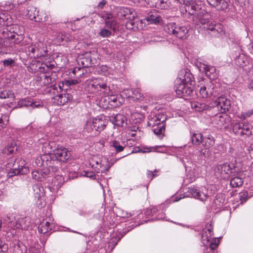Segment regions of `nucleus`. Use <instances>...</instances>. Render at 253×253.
<instances>
[{
	"label": "nucleus",
	"mask_w": 253,
	"mask_h": 253,
	"mask_svg": "<svg viewBox=\"0 0 253 253\" xmlns=\"http://www.w3.org/2000/svg\"><path fill=\"white\" fill-rule=\"evenodd\" d=\"M194 107L196 109V110L197 111H202L203 110L208 109L210 107V106L206 104L205 103L197 102L194 105Z\"/></svg>",
	"instance_id": "nucleus-50"
},
{
	"label": "nucleus",
	"mask_w": 253,
	"mask_h": 253,
	"mask_svg": "<svg viewBox=\"0 0 253 253\" xmlns=\"http://www.w3.org/2000/svg\"><path fill=\"white\" fill-rule=\"evenodd\" d=\"M19 5L18 1L16 0H9L5 1L2 6L6 10H10L15 7H17Z\"/></svg>",
	"instance_id": "nucleus-38"
},
{
	"label": "nucleus",
	"mask_w": 253,
	"mask_h": 253,
	"mask_svg": "<svg viewBox=\"0 0 253 253\" xmlns=\"http://www.w3.org/2000/svg\"><path fill=\"white\" fill-rule=\"evenodd\" d=\"M15 149V146L12 144L8 145L3 150V153L9 155L12 153Z\"/></svg>",
	"instance_id": "nucleus-52"
},
{
	"label": "nucleus",
	"mask_w": 253,
	"mask_h": 253,
	"mask_svg": "<svg viewBox=\"0 0 253 253\" xmlns=\"http://www.w3.org/2000/svg\"><path fill=\"white\" fill-rule=\"evenodd\" d=\"M233 177L230 180V185L232 187H238L241 186L243 183V180L240 177L238 176Z\"/></svg>",
	"instance_id": "nucleus-39"
},
{
	"label": "nucleus",
	"mask_w": 253,
	"mask_h": 253,
	"mask_svg": "<svg viewBox=\"0 0 253 253\" xmlns=\"http://www.w3.org/2000/svg\"><path fill=\"white\" fill-rule=\"evenodd\" d=\"M201 242L204 246L209 247L211 250H215L219 244V240L217 238L211 239L203 235L201 237Z\"/></svg>",
	"instance_id": "nucleus-18"
},
{
	"label": "nucleus",
	"mask_w": 253,
	"mask_h": 253,
	"mask_svg": "<svg viewBox=\"0 0 253 253\" xmlns=\"http://www.w3.org/2000/svg\"><path fill=\"white\" fill-rule=\"evenodd\" d=\"M235 63L237 65L240 67L246 66L249 63L247 57L243 54H240L239 56L235 59Z\"/></svg>",
	"instance_id": "nucleus-31"
},
{
	"label": "nucleus",
	"mask_w": 253,
	"mask_h": 253,
	"mask_svg": "<svg viewBox=\"0 0 253 253\" xmlns=\"http://www.w3.org/2000/svg\"><path fill=\"white\" fill-rule=\"evenodd\" d=\"M82 62L84 67H75L72 71L73 74L75 75L78 78H80L83 75L84 70V67L88 66V65H84L83 61H82Z\"/></svg>",
	"instance_id": "nucleus-40"
},
{
	"label": "nucleus",
	"mask_w": 253,
	"mask_h": 253,
	"mask_svg": "<svg viewBox=\"0 0 253 253\" xmlns=\"http://www.w3.org/2000/svg\"><path fill=\"white\" fill-rule=\"evenodd\" d=\"M130 91L131 95H129V97L132 98L133 100L142 99V95L139 89H131Z\"/></svg>",
	"instance_id": "nucleus-42"
},
{
	"label": "nucleus",
	"mask_w": 253,
	"mask_h": 253,
	"mask_svg": "<svg viewBox=\"0 0 253 253\" xmlns=\"http://www.w3.org/2000/svg\"><path fill=\"white\" fill-rule=\"evenodd\" d=\"M59 89H60L59 88ZM61 90H58L57 87H56L55 85H51L50 86V89L49 90V91H50V93L51 94L52 96H54L60 95V94H61L60 93Z\"/></svg>",
	"instance_id": "nucleus-54"
},
{
	"label": "nucleus",
	"mask_w": 253,
	"mask_h": 253,
	"mask_svg": "<svg viewBox=\"0 0 253 253\" xmlns=\"http://www.w3.org/2000/svg\"><path fill=\"white\" fill-rule=\"evenodd\" d=\"M195 28L199 32H207L213 37H219L224 33L223 26L219 23H215L209 20V15L206 12L203 16L199 15L197 21Z\"/></svg>",
	"instance_id": "nucleus-1"
},
{
	"label": "nucleus",
	"mask_w": 253,
	"mask_h": 253,
	"mask_svg": "<svg viewBox=\"0 0 253 253\" xmlns=\"http://www.w3.org/2000/svg\"><path fill=\"white\" fill-rule=\"evenodd\" d=\"M52 155L60 162H66L71 156L70 153L65 147L58 145L52 151Z\"/></svg>",
	"instance_id": "nucleus-11"
},
{
	"label": "nucleus",
	"mask_w": 253,
	"mask_h": 253,
	"mask_svg": "<svg viewBox=\"0 0 253 253\" xmlns=\"http://www.w3.org/2000/svg\"><path fill=\"white\" fill-rule=\"evenodd\" d=\"M203 138L202 134L198 132H194L191 135L192 142L193 144L196 145H198L202 143Z\"/></svg>",
	"instance_id": "nucleus-33"
},
{
	"label": "nucleus",
	"mask_w": 253,
	"mask_h": 253,
	"mask_svg": "<svg viewBox=\"0 0 253 253\" xmlns=\"http://www.w3.org/2000/svg\"><path fill=\"white\" fill-rule=\"evenodd\" d=\"M111 146L113 148L114 150L117 153L121 152L124 149V146L121 145L120 142L116 140H114L111 142Z\"/></svg>",
	"instance_id": "nucleus-41"
},
{
	"label": "nucleus",
	"mask_w": 253,
	"mask_h": 253,
	"mask_svg": "<svg viewBox=\"0 0 253 253\" xmlns=\"http://www.w3.org/2000/svg\"><path fill=\"white\" fill-rule=\"evenodd\" d=\"M178 84L176 86L175 91L176 94L180 97L190 95L193 91V81L192 75L189 73H186L184 78H180L176 80Z\"/></svg>",
	"instance_id": "nucleus-2"
},
{
	"label": "nucleus",
	"mask_w": 253,
	"mask_h": 253,
	"mask_svg": "<svg viewBox=\"0 0 253 253\" xmlns=\"http://www.w3.org/2000/svg\"><path fill=\"white\" fill-rule=\"evenodd\" d=\"M42 150L44 154L52 155V152L51 150V146L48 142H45L43 144Z\"/></svg>",
	"instance_id": "nucleus-49"
},
{
	"label": "nucleus",
	"mask_w": 253,
	"mask_h": 253,
	"mask_svg": "<svg viewBox=\"0 0 253 253\" xmlns=\"http://www.w3.org/2000/svg\"><path fill=\"white\" fill-rule=\"evenodd\" d=\"M105 23L108 28L113 30L115 29L116 22L113 20H106Z\"/></svg>",
	"instance_id": "nucleus-61"
},
{
	"label": "nucleus",
	"mask_w": 253,
	"mask_h": 253,
	"mask_svg": "<svg viewBox=\"0 0 253 253\" xmlns=\"http://www.w3.org/2000/svg\"><path fill=\"white\" fill-rule=\"evenodd\" d=\"M161 146H156L154 147H143L139 151L142 153H149L151 152H157L159 153H164V151L160 150Z\"/></svg>",
	"instance_id": "nucleus-30"
},
{
	"label": "nucleus",
	"mask_w": 253,
	"mask_h": 253,
	"mask_svg": "<svg viewBox=\"0 0 253 253\" xmlns=\"http://www.w3.org/2000/svg\"><path fill=\"white\" fill-rule=\"evenodd\" d=\"M2 63L5 66H10L14 63V60L11 58H9L3 60Z\"/></svg>",
	"instance_id": "nucleus-62"
},
{
	"label": "nucleus",
	"mask_w": 253,
	"mask_h": 253,
	"mask_svg": "<svg viewBox=\"0 0 253 253\" xmlns=\"http://www.w3.org/2000/svg\"><path fill=\"white\" fill-rule=\"evenodd\" d=\"M27 13L28 18L36 22H41L42 21V18L39 15V11H37L36 8L34 6H30L28 7Z\"/></svg>",
	"instance_id": "nucleus-23"
},
{
	"label": "nucleus",
	"mask_w": 253,
	"mask_h": 253,
	"mask_svg": "<svg viewBox=\"0 0 253 253\" xmlns=\"http://www.w3.org/2000/svg\"><path fill=\"white\" fill-rule=\"evenodd\" d=\"M35 200H37V205L39 208H42L45 206L46 203L43 196H36Z\"/></svg>",
	"instance_id": "nucleus-47"
},
{
	"label": "nucleus",
	"mask_w": 253,
	"mask_h": 253,
	"mask_svg": "<svg viewBox=\"0 0 253 253\" xmlns=\"http://www.w3.org/2000/svg\"><path fill=\"white\" fill-rule=\"evenodd\" d=\"M208 4L218 10H225L228 7V3L225 0H207Z\"/></svg>",
	"instance_id": "nucleus-19"
},
{
	"label": "nucleus",
	"mask_w": 253,
	"mask_h": 253,
	"mask_svg": "<svg viewBox=\"0 0 253 253\" xmlns=\"http://www.w3.org/2000/svg\"><path fill=\"white\" fill-rule=\"evenodd\" d=\"M102 97L99 99L98 104L100 107L103 109H107L109 108L110 103L108 100V96L105 95H101Z\"/></svg>",
	"instance_id": "nucleus-37"
},
{
	"label": "nucleus",
	"mask_w": 253,
	"mask_h": 253,
	"mask_svg": "<svg viewBox=\"0 0 253 253\" xmlns=\"http://www.w3.org/2000/svg\"><path fill=\"white\" fill-rule=\"evenodd\" d=\"M98 35L101 37L107 38L111 35V32L107 29H102L100 30Z\"/></svg>",
	"instance_id": "nucleus-57"
},
{
	"label": "nucleus",
	"mask_w": 253,
	"mask_h": 253,
	"mask_svg": "<svg viewBox=\"0 0 253 253\" xmlns=\"http://www.w3.org/2000/svg\"><path fill=\"white\" fill-rule=\"evenodd\" d=\"M120 16L121 18H124L126 19L132 20L134 19L135 13L134 10L130 8L122 7L120 8L119 11Z\"/></svg>",
	"instance_id": "nucleus-22"
},
{
	"label": "nucleus",
	"mask_w": 253,
	"mask_h": 253,
	"mask_svg": "<svg viewBox=\"0 0 253 253\" xmlns=\"http://www.w3.org/2000/svg\"><path fill=\"white\" fill-rule=\"evenodd\" d=\"M225 202V196L222 194H218L216 195L214 200V208H220Z\"/></svg>",
	"instance_id": "nucleus-36"
},
{
	"label": "nucleus",
	"mask_w": 253,
	"mask_h": 253,
	"mask_svg": "<svg viewBox=\"0 0 253 253\" xmlns=\"http://www.w3.org/2000/svg\"><path fill=\"white\" fill-rule=\"evenodd\" d=\"M57 170V168L49 167L48 169H43L42 172L46 175H49L51 172H55Z\"/></svg>",
	"instance_id": "nucleus-58"
},
{
	"label": "nucleus",
	"mask_w": 253,
	"mask_h": 253,
	"mask_svg": "<svg viewBox=\"0 0 253 253\" xmlns=\"http://www.w3.org/2000/svg\"><path fill=\"white\" fill-rule=\"evenodd\" d=\"M243 125L240 123H236L233 125V130L234 133H239L242 131Z\"/></svg>",
	"instance_id": "nucleus-56"
},
{
	"label": "nucleus",
	"mask_w": 253,
	"mask_h": 253,
	"mask_svg": "<svg viewBox=\"0 0 253 253\" xmlns=\"http://www.w3.org/2000/svg\"><path fill=\"white\" fill-rule=\"evenodd\" d=\"M108 96V100L110 105L111 107H117L122 105L124 102L123 98L120 94H111L110 92Z\"/></svg>",
	"instance_id": "nucleus-21"
},
{
	"label": "nucleus",
	"mask_w": 253,
	"mask_h": 253,
	"mask_svg": "<svg viewBox=\"0 0 253 253\" xmlns=\"http://www.w3.org/2000/svg\"><path fill=\"white\" fill-rule=\"evenodd\" d=\"M97 71L99 74L104 76H107L110 74L109 68L106 65H102L98 67Z\"/></svg>",
	"instance_id": "nucleus-51"
},
{
	"label": "nucleus",
	"mask_w": 253,
	"mask_h": 253,
	"mask_svg": "<svg viewBox=\"0 0 253 253\" xmlns=\"http://www.w3.org/2000/svg\"><path fill=\"white\" fill-rule=\"evenodd\" d=\"M111 121L114 125L121 126L126 123V118L123 115L117 114L112 117Z\"/></svg>",
	"instance_id": "nucleus-27"
},
{
	"label": "nucleus",
	"mask_w": 253,
	"mask_h": 253,
	"mask_svg": "<svg viewBox=\"0 0 253 253\" xmlns=\"http://www.w3.org/2000/svg\"><path fill=\"white\" fill-rule=\"evenodd\" d=\"M91 91L97 95H109L110 89L107 86L106 80L104 78L94 79L90 82Z\"/></svg>",
	"instance_id": "nucleus-8"
},
{
	"label": "nucleus",
	"mask_w": 253,
	"mask_h": 253,
	"mask_svg": "<svg viewBox=\"0 0 253 253\" xmlns=\"http://www.w3.org/2000/svg\"><path fill=\"white\" fill-rule=\"evenodd\" d=\"M184 194V197H193L202 201H205L208 198V195L206 193L200 191L194 186L189 187L187 191H185Z\"/></svg>",
	"instance_id": "nucleus-12"
},
{
	"label": "nucleus",
	"mask_w": 253,
	"mask_h": 253,
	"mask_svg": "<svg viewBox=\"0 0 253 253\" xmlns=\"http://www.w3.org/2000/svg\"><path fill=\"white\" fill-rule=\"evenodd\" d=\"M8 117L5 115H1L0 117V130L3 128L8 122Z\"/></svg>",
	"instance_id": "nucleus-48"
},
{
	"label": "nucleus",
	"mask_w": 253,
	"mask_h": 253,
	"mask_svg": "<svg viewBox=\"0 0 253 253\" xmlns=\"http://www.w3.org/2000/svg\"><path fill=\"white\" fill-rule=\"evenodd\" d=\"M185 5V10L190 15H194L195 12L196 0H183L182 3Z\"/></svg>",
	"instance_id": "nucleus-24"
},
{
	"label": "nucleus",
	"mask_w": 253,
	"mask_h": 253,
	"mask_svg": "<svg viewBox=\"0 0 253 253\" xmlns=\"http://www.w3.org/2000/svg\"><path fill=\"white\" fill-rule=\"evenodd\" d=\"M167 120L166 115L164 114H158L149 119L148 125L149 126L155 127L156 126L164 123Z\"/></svg>",
	"instance_id": "nucleus-17"
},
{
	"label": "nucleus",
	"mask_w": 253,
	"mask_h": 253,
	"mask_svg": "<svg viewBox=\"0 0 253 253\" xmlns=\"http://www.w3.org/2000/svg\"><path fill=\"white\" fill-rule=\"evenodd\" d=\"M40 75L37 77L36 80L40 82L41 85H49L57 79V73L52 71L47 65H42L40 68Z\"/></svg>",
	"instance_id": "nucleus-3"
},
{
	"label": "nucleus",
	"mask_w": 253,
	"mask_h": 253,
	"mask_svg": "<svg viewBox=\"0 0 253 253\" xmlns=\"http://www.w3.org/2000/svg\"><path fill=\"white\" fill-rule=\"evenodd\" d=\"M72 37L68 34H61L59 38V40L63 43L64 42H68L72 40Z\"/></svg>",
	"instance_id": "nucleus-55"
},
{
	"label": "nucleus",
	"mask_w": 253,
	"mask_h": 253,
	"mask_svg": "<svg viewBox=\"0 0 253 253\" xmlns=\"http://www.w3.org/2000/svg\"><path fill=\"white\" fill-rule=\"evenodd\" d=\"M42 106V103L38 101L34 100L31 97H25L20 99L17 103V107H31L32 109Z\"/></svg>",
	"instance_id": "nucleus-14"
},
{
	"label": "nucleus",
	"mask_w": 253,
	"mask_h": 253,
	"mask_svg": "<svg viewBox=\"0 0 253 253\" xmlns=\"http://www.w3.org/2000/svg\"><path fill=\"white\" fill-rule=\"evenodd\" d=\"M199 70L205 72L210 79L216 77V69L213 66H211L205 64H200Z\"/></svg>",
	"instance_id": "nucleus-20"
},
{
	"label": "nucleus",
	"mask_w": 253,
	"mask_h": 253,
	"mask_svg": "<svg viewBox=\"0 0 253 253\" xmlns=\"http://www.w3.org/2000/svg\"><path fill=\"white\" fill-rule=\"evenodd\" d=\"M33 190L35 199L36 196H43V192L41 191V190L38 185H34L33 187Z\"/></svg>",
	"instance_id": "nucleus-59"
},
{
	"label": "nucleus",
	"mask_w": 253,
	"mask_h": 253,
	"mask_svg": "<svg viewBox=\"0 0 253 253\" xmlns=\"http://www.w3.org/2000/svg\"><path fill=\"white\" fill-rule=\"evenodd\" d=\"M9 39L11 42L15 44H19L24 39V36L22 34H18L17 33L11 34L10 36H9Z\"/></svg>",
	"instance_id": "nucleus-35"
},
{
	"label": "nucleus",
	"mask_w": 253,
	"mask_h": 253,
	"mask_svg": "<svg viewBox=\"0 0 253 253\" xmlns=\"http://www.w3.org/2000/svg\"><path fill=\"white\" fill-rule=\"evenodd\" d=\"M14 97V93L11 91L7 90H2L0 91V98H13Z\"/></svg>",
	"instance_id": "nucleus-43"
},
{
	"label": "nucleus",
	"mask_w": 253,
	"mask_h": 253,
	"mask_svg": "<svg viewBox=\"0 0 253 253\" xmlns=\"http://www.w3.org/2000/svg\"><path fill=\"white\" fill-rule=\"evenodd\" d=\"M51 98L53 103L63 105L72 99V96L69 93H63L60 95L51 96Z\"/></svg>",
	"instance_id": "nucleus-16"
},
{
	"label": "nucleus",
	"mask_w": 253,
	"mask_h": 253,
	"mask_svg": "<svg viewBox=\"0 0 253 253\" xmlns=\"http://www.w3.org/2000/svg\"><path fill=\"white\" fill-rule=\"evenodd\" d=\"M6 220L17 229H26L30 223L29 217H21L16 213H9L6 216Z\"/></svg>",
	"instance_id": "nucleus-5"
},
{
	"label": "nucleus",
	"mask_w": 253,
	"mask_h": 253,
	"mask_svg": "<svg viewBox=\"0 0 253 253\" xmlns=\"http://www.w3.org/2000/svg\"><path fill=\"white\" fill-rule=\"evenodd\" d=\"M52 226L50 223L47 221L43 220L38 227L40 233L45 234L51 229Z\"/></svg>",
	"instance_id": "nucleus-29"
},
{
	"label": "nucleus",
	"mask_w": 253,
	"mask_h": 253,
	"mask_svg": "<svg viewBox=\"0 0 253 253\" xmlns=\"http://www.w3.org/2000/svg\"><path fill=\"white\" fill-rule=\"evenodd\" d=\"M165 31L169 35L181 40H185L188 36V30L184 26H180L175 23H170L165 27Z\"/></svg>",
	"instance_id": "nucleus-4"
},
{
	"label": "nucleus",
	"mask_w": 253,
	"mask_h": 253,
	"mask_svg": "<svg viewBox=\"0 0 253 253\" xmlns=\"http://www.w3.org/2000/svg\"><path fill=\"white\" fill-rule=\"evenodd\" d=\"M248 194L246 192H242L239 194L238 197L241 201V204L246 202L248 199Z\"/></svg>",
	"instance_id": "nucleus-60"
},
{
	"label": "nucleus",
	"mask_w": 253,
	"mask_h": 253,
	"mask_svg": "<svg viewBox=\"0 0 253 253\" xmlns=\"http://www.w3.org/2000/svg\"><path fill=\"white\" fill-rule=\"evenodd\" d=\"M213 234V233L212 229H211V228H209L207 227L204 230L202 235L209 237V238H211V239H212V238H214L212 237Z\"/></svg>",
	"instance_id": "nucleus-53"
},
{
	"label": "nucleus",
	"mask_w": 253,
	"mask_h": 253,
	"mask_svg": "<svg viewBox=\"0 0 253 253\" xmlns=\"http://www.w3.org/2000/svg\"><path fill=\"white\" fill-rule=\"evenodd\" d=\"M88 163L89 165L97 172L108 170L110 168L108 160L105 157L100 158L98 156L93 155L90 157Z\"/></svg>",
	"instance_id": "nucleus-7"
},
{
	"label": "nucleus",
	"mask_w": 253,
	"mask_h": 253,
	"mask_svg": "<svg viewBox=\"0 0 253 253\" xmlns=\"http://www.w3.org/2000/svg\"><path fill=\"white\" fill-rule=\"evenodd\" d=\"M79 82L77 80H64L59 83L58 87L60 90H67L69 86L76 84Z\"/></svg>",
	"instance_id": "nucleus-26"
},
{
	"label": "nucleus",
	"mask_w": 253,
	"mask_h": 253,
	"mask_svg": "<svg viewBox=\"0 0 253 253\" xmlns=\"http://www.w3.org/2000/svg\"><path fill=\"white\" fill-rule=\"evenodd\" d=\"M84 176L89 177L91 179H94L95 178V175L94 173L91 171H84Z\"/></svg>",
	"instance_id": "nucleus-63"
},
{
	"label": "nucleus",
	"mask_w": 253,
	"mask_h": 253,
	"mask_svg": "<svg viewBox=\"0 0 253 253\" xmlns=\"http://www.w3.org/2000/svg\"><path fill=\"white\" fill-rule=\"evenodd\" d=\"M215 143L213 136L210 134L203 138L202 145L206 149L212 147Z\"/></svg>",
	"instance_id": "nucleus-28"
},
{
	"label": "nucleus",
	"mask_w": 253,
	"mask_h": 253,
	"mask_svg": "<svg viewBox=\"0 0 253 253\" xmlns=\"http://www.w3.org/2000/svg\"><path fill=\"white\" fill-rule=\"evenodd\" d=\"M107 123L108 120L106 118V117L103 115H100L96 118L87 120L85 128L88 132L93 129L96 131H100L104 129Z\"/></svg>",
	"instance_id": "nucleus-9"
},
{
	"label": "nucleus",
	"mask_w": 253,
	"mask_h": 253,
	"mask_svg": "<svg viewBox=\"0 0 253 253\" xmlns=\"http://www.w3.org/2000/svg\"><path fill=\"white\" fill-rule=\"evenodd\" d=\"M214 104L221 113H224L227 111L230 107V101L224 96H220L215 99Z\"/></svg>",
	"instance_id": "nucleus-13"
},
{
	"label": "nucleus",
	"mask_w": 253,
	"mask_h": 253,
	"mask_svg": "<svg viewBox=\"0 0 253 253\" xmlns=\"http://www.w3.org/2000/svg\"><path fill=\"white\" fill-rule=\"evenodd\" d=\"M215 173L217 176L221 179H228L230 176L237 174V170L233 165L226 163L218 165L215 169Z\"/></svg>",
	"instance_id": "nucleus-6"
},
{
	"label": "nucleus",
	"mask_w": 253,
	"mask_h": 253,
	"mask_svg": "<svg viewBox=\"0 0 253 253\" xmlns=\"http://www.w3.org/2000/svg\"><path fill=\"white\" fill-rule=\"evenodd\" d=\"M53 182L54 183V186H56L57 188L59 187L64 182V178L61 175H57L53 179Z\"/></svg>",
	"instance_id": "nucleus-46"
},
{
	"label": "nucleus",
	"mask_w": 253,
	"mask_h": 253,
	"mask_svg": "<svg viewBox=\"0 0 253 253\" xmlns=\"http://www.w3.org/2000/svg\"><path fill=\"white\" fill-rule=\"evenodd\" d=\"M252 125L244 123L243 125V129L242 131H241V133L250 136L252 134Z\"/></svg>",
	"instance_id": "nucleus-44"
},
{
	"label": "nucleus",
	"mask_w": 253,
	"mask_h": 253,
	"mask_svg": "<svg viewBox=\"0 0 253 253\" xmlns=\"http://www.w3.org/2000/svg\"><path fill=\"white\" fill-rule=\"evenodd\" d=\"M29 172V168L25 166V161L23 160H20L18 162V166L16 168L10 170L7 173L9 177H12L18 174H25Z\"/></svg>",
	"instance_id": "nucleus-15"
},
{
	"label": "nucleus",
	"mask_w": 253,
	"mask_h": 253,
	"mask_svg": "<svg viewBox=\"0 0 253 253\" xmlns=\"http://www.w3.org/2000/svg\"><path fill=\"white\" fill-rule=\"evenodd\" d=\"M200 94L203 98H207L212 97H216L219 94V92L215 89L214 84L211 82H209L201 87Z\"/></svg>",
	"instance_id": "nucleus-10"
},
{
	"label": "nucleus",
	"mask_w": 253,
	"mask_h": 253,
	"mask_svg": "<svg viewBox=\"0 0 253 253\" xmlns=\"http://www.w3.org/2000/svg\"><path fill=\"white\" fill-rule=\"evenodd\" d=\"M150 24H158L161 20L162 18L157 11H153L149 13L148 16L145 18Z\"/></svg>",
	"instance_id": "nucleus-25"
},
{
	"label": "nucleus",
	"mask_w": 253,
	"mask_h": 253,
	"mask_svg": "<svg viewBox=\"0 0 253 253\" xmlns=\"http://www.w3.org/2000/svg\"><path fill=\"white\" fill-rule=\"evenodd\" d=\"M170 2L169 0H157L154 6L162 9H167L169 7Z\"/></svg>",
	"instance_id": "nucleus-32"
},
{
	"label": "nucleus",
	"mask_w": 253,
	"mask_h": 253,
	"mask_svg": "<svg viewBox=\"0 0 253 253\" xmlns=\"http://www.w3.org/2000/svg\"><path fill=\"white\" fill-rule=\"evenodd\" d=\"M214 121L218 127H222L225 122L224 118L221 115H216L214 118Z\"/></svg>",
	"instance_id": "nucleus-45"
},
{
	"label": "nucleus",
	"mask_w": 253,
	"mask_h": 253,
	"mask_svg": "<svg viewBox=\"0 0 253 253\" xmlns=\"http://www.w3.org/2000/svg\"><path fill=\"white\" fill-rule=\"evenodd\" d=\"M35 163H36V165H37V166L41 167L43 165V161H42L41 157H38L36 159V160L35 161Z\"/></svg>",
	"instance_id": "nucleus-64"
},
{
	"label": "nucleus",
	"mask_w": 253,
	"mask_h": 253,
	"mask_svg": "<svg viewBox=\"0 0 253 253\" xmlns=\"http://www.w3.org/2000/svg\"><path fill=\"white\" fill-rule=\"evenodd\" d=\"M165 123H162L161 125L153 127L154 128L153 131L156 135L158 136L159 137H163L164 135L165 131Z\"/></svg>",
	"instance_id": "nucleus-34"
}]
</instances>
